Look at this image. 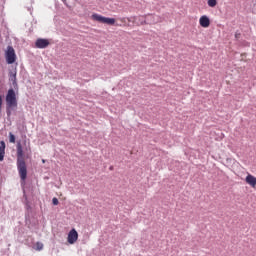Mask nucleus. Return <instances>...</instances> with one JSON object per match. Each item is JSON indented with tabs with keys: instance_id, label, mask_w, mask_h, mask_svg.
Here are the masks:
<instances>
[{
	"instance_id": "f257e3e1",
	"label": "nucleus",
	"mask_w": 256,
	"mask_h": 256,
	"mask_svg": "<svg viewBox=\"0 0 256 256\" xmlns=\"http://www.w3.org/2000/svg\"><path fill=\"white\" fill-rule=\"evenodd\" d=\"M16 151L19 176L22 181H25V179H27V164L25 163V152L23 151V145H21L20 142H17Z\"/></svg>"
},
{
	"instance_id": "f03ea898",
	"label": "nucleus",
	"mask_w": 256,
	"mask_h": 256,
	"mask_svg": "<svg viewBox=\"0 0 256 256\" xmlns=\"http://www.w3.org/2000/svg\"><path fill=\"white\" fill-rule=\"evenodd\" d=\"M6 106L7 109L17 108V94L13 88H10L6 94Z\"/></svg>"
},
{
	"instance_id": "7ed1b4c3",
	"label": "nucleus",
	"mask_w": 256,
	"mask_h": 256,
	"mask_svg": "<svg viewBox=\"0 0 256 256\" xmlns=\"http://www.w3.org/2000/svg\"><path fill=\"white\" fill-rule=\"evenodd\" d=\"M92 21L103 23L104 25H115V18H107L101 14L94 13L91 15Z\"/></svg>"
},
{
	"instance_id": "20e7f679",
	"label": "nucleus",
	"mask_w": 256,
	"mask_h": 256,
	"mask_svg": "<svg viewBox=\"0 0 256 256\" xmlns=\"http://www.w3.org/2000/svg\"><path fill=\"white\" fill-rule=\"evenodd\" d=\"M6 61L8 65H13L17 61V55L15 54V49L13 46H8L6 50Z\"/></svg>"
},
{
	"instance_id": "39448f33",
	"label": "nucleus",
	"mask_w": 256,
	"mask_h": 256,
	"mask_svg": "<svg viewBox=\"0 0 256 256\" xmlns=\"http://www.w3.org/2000/svg\"><path fill=\"white\" fill-rule=\"evenodd\" d=\"M78 239H79V233L77 232V230H75V228H73L68 233L67 242L69 243V245H75Z\"/></svg>"
},
{
	"instance_id": "423d86ee",
	"label": "nucleus",
	"mask_w": 256,
	"mask_h": 256,
	"mask_svg": "<svg viewBox=\"0 0 256 256\" xmlns=\"http://www.w3.org/2000/svg\"><path fill=\"white\" fill-rule=\"evenodd\" d=\"M49 45H51V43L49 42L48 39L39 38L35 42V47L37 49H47Z\"/></svg>"
},
{
	"instance_id": "0eeeda50",
	"label": "nucleus",
	"mask_w": 256,
	"mask_h": 256,
	"mask_svg": "<svg viewBox=\"0 0 256 256\" xmlns=\"http://www.w3.org/2000/svg\"><path fill=\"white\" fill-rule=\"evenodd\" d=\"M200 27H203L204 29H207L211 25V20L207 15H203L199 19Z\"/></svg>"
},
{
	"instance_id": "6e6552de",
	"label": "nucleus",
	"mask_w": 256,
	"mask_h": 256,
	"mask_svg": "<svg viewBox=\"0 0 256 256\" xmlns=\"http://www.w3.org/2000/svg\"><path fill=\"white\" fill-rule=\"evenodd\" d=\"M245 181H246V183H247L248 185H250V187H253V188L256 187V177H255V176H253V175H251V174H248V175L246 176Z\"/></svg>"
},
{
	"instance_id": "1a4fd4ad",
	"label": "nucleus",
	"mask_w": 256,
	"mask_h": 256,
	"mask_svg": "<svg viewBox=\"0 0 256 256\" xmlns=\"http://www.w3.org/2000/svg\"><path fill=\"white\" fill-rule=\"evenodd\" d=\"M9 81L12 82L14 87H17V71H10L9 72Z\"/></svg>"
},
{
	"instance_id": "9d476101",
	"label": "nucleus",
	"mask_w": 256,
	"mask_h": 256,
	"mask_svg": "<svg viewBox=\"0 0 256 256\" xmlns=\"http://www.w3.org/2000/svg\"><path fill=\"white\" fill-rule=\"evenodd\" d=\"M5 159V141L0 142V161Z\"/></svg>"
},
{
	"instance_id": "9b49d317",
	"label": "nucleus",
	"mask_w": 256,
	"mask_h": 256,
	"mask_svg": "<svg viewBox=\"0 0 256 256\" xmlns=\"http://www.w3.org/2000/svg\"><path fill=\"white\" fill-rule=\"evenodd\" d=\"M135 21H139L138 23H137V25H145V17H143V16H139V17H137V18H135Z\"/></svg>"
},
{
	"instance_id": "f8f14e48",
	"label": "nucleus",
	"mask_w": 256,
	"mask_h": 256,
	"mask_svg": "<svg viewBox=\"0 0 256 256\" xmlns=\"http://www.w3.org/2000/svg\"><path fill=\"white\" fill-rule=\"evenodd\" d=\"M43 243H41V242H37L36 244H35V250L36 251H43Z\"/></svg>"
},
{
	"instance_id": "ddd939ff",
	"label": "nucleus",
	"mask_w": 256,
	"mask_h": 256,
	"mask_svg": "<svg viewBox=\"0 0 256 256\" xmlns=\"http://www.w3.org/2000/svg\"><path fill=\"white\" fill-rule=\"evenodd\" d=\"M208 7H217V0H208Z\"/></svg>"
},
{
	"instance_id": "4468645a",
	"label": "nucleus",
	"mask_w": 256,
	"mask_h": 256,
	"mask_svg": "<svg viewBox=\"0 0 256 256\" xmlns=\"http://www.w3.org/2000/svg\"><path fill=\"white\" fill-rule=\"evenodd\" d=\"M9 142L15 143V136L11 132H9Z\"/></svg>"
},
{
	"instance_id": "2eb2a0df",
	"label": "nucleus",
	"mask_w": 256,
	"mask_h": 256,
	"mask_svg": "<svg viewBox=\"0 0 256 256\" xmlns=\"http://www.w3.org/2000/svg\"><path fill=\"white\" fill-rule=\"evenodd\" d=\"M52 203H53V205H59V199L53 198Z\"/></svg>"
},
{
	"instance_id": "dca6fc26",
	"label": "nucleus",
	"mask_w": 256,
	"mask_h": 256,
	"mask_svg": "<svg viewBox=\"0 0 256 256\" xmlns=\"http://www.w3.org/2000/svg\"><path fill=\"white\" fill-rule=\"evenodd\" d=\"M121 23H127L126 18H120Z\"/></svg>"
},
{
	"instance_id": "f3484780",
	"label": "nucleus",
	"mask_w": 256,
	"mask_h": 256,
	"mask_svg": "<svg viewBox=\"0 0 256 256\" xmlns=\"http://www.w3.org/2000/svg\"><path fill=\"white\" fill-rule=\"evenodd\" d=\"M26 153H31V147L25 149Z\"/></svg>"
},
{
	"instance_id": "a211bd4d",
	"label": "nucleus",
	"mask_w": 256,
	"mask_h": 256,
	"mask_svg": "<svg viewBox=\"0 0 256 256\" xmlns=\"http://www.w3.org/2000/svg\"><path fill=\"white\" fill-rule=\"evenodd\" d=\"M247 54L246 53H244V54H241V57H245Z\"/></svg>"
},
{
	"instance_id": "6ab92c4d",
	"label": "nucleus",
	"mask_w": 256,
	"mask_h": 256,
	"mask_svg": "<svg viewBox=\"0 0 256 256\" xmlns=\"http://www.w3.org/2000/svg\"><path fill=\"white\" fill-rule=\"evenodd\" d=\"M116 27H121V25L120 24H116Z\"/></svg>"
},
{
	"instance_id": "aec40b11",
	"label": "nucleus",
	"mask_w": 256,
	"mask_h": 256,
	"mask_svg": "<svg viewBox=\"0 0 256 256\" xmlns=\"http://www.w3.org/2000/svg\"><path fill=\"white\" fill-rule=\"evenodd\" d=\"M42 163H45V159H42Z\"/></svg>"
}]
</instances>
